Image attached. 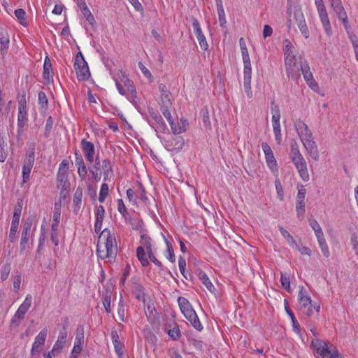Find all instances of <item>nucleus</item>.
<instances>
[{
	"label": "nucleus",
	"mask_w": 358,
	"mask_h": 358,
	"mask_svg": "<svg viewBox=\"0 0 358 358\" xmlns=\"http://www.w3.org/2000/svg\"><path fill=\"white\" fill-rule=\"evenodd\" d=\"M31 296L28 294L12 317L10 321L12 325L17 327L20 325V322L24 318L25 314L31 306Z\"/></svg>",
	"instance_id": "obj_7"
},
{
	"label": "nucleus",
	"mask_w": 358,
	"mask_h": 358,
	"mask_svg": "<svg viewBox=\"0 0 358 358\" xmlns=\"http://www.w3.org/2000/svg\"><path fill=\"white\" fill-rule=\"evenodd\" d=\"M10 44L9 36L3 31H0V52L3 58L7 53Z\"/></svg>",
	"instance_id": "obj_25"
},
{
	"label": "nucleus",
	"mask_w": 358,
	"mask_h": 358,
	"mask_svg": "<svg viewBox=\"0 0 358 358\" xmlns=\"http://www.w3.org/2000/svg\"><path fill=\"white\" fill-rule=\"evenodd\" d=\"M33 221L32 218H27L23 224L22 226V231L20 239V252L22 253L27 247V244L31 237L32 234L31 232V229L32 227Z\"/></svg>",
	"instance_id": "obj_9"
},
{
	"label": "nucleus",
	"mask_w": 358,
	"mask_h": 358,
	"mask_svg": "<svg viewBox=\"0 0 358 358\" xmlns=\"http://www.w3.org/2000/svg\"><path fill=\"white\" fill-rule=\"evenodd\" d=\"M117 210L121 213V215L124 217L125 219V221L128 220V215L129 213L127 211V208L124 206V203L122 199L117 200Z\"/></svg>",
	"instance_id": "obj_54"
},
{
	"label": "nucleus",
	"mask_w": 358,
	"mask_h": 358,
	"mask_svg": "<svg viewBox=\"0 0 358 358\" xmlns=\"http://www.w3.org/2000/svg\"><path fill=\"white\" fill-rule=\"evenodd\" d=\"M299 173L305 182L309 180V174L307 169V163L304 158H292Z\"/></svg>",
	"instance_id": "obj_16"
},
{
	"label": "nucleus",
	"mask_w": 358,
	"mask_h": 358,
	"mask_svg": "<svg viewBox=\"0 0 358 358\" xmlns=\"http://www.w3.org/2000/svg\"><path fill=\"white\" fill-rule=\"evenodd\" d=\"M178 266L181 274L186 280H189V278L191 277V275L186 273V261L182 256L179 257Z\"/></svg>",
	"instance_id": "obj_47"
},
{
	"label": "nucleus",
	"mask_w": 358,
	"mask_h": 358,
	"mask_svg": "<svg viewBox=\"0 0 358 358\" xmlns=\"http://www.w3.org/2000/svg\"><path fill=\"white\" fill-rule=\"evenodd\" d=\"M317 353L321 355L323 358L327 355L331 354V350L328 348L327 343H325L321 348L317 349Z\"/></svg>",
	"instance_id": "obj_63"
},
{
	"label": "nucleus",
	"mask_w": 358,
	"mask_h": 358,
	"mask_svg": "<svg viewBox=\"0 0 358 358\" xmlns=\"http://www.w3.org/2000/svg\"><path fill=\"white\" fill-rule=\"evenodd\" d=\"M291 153L293 155V157H302L301 154L299 152V145L296 141L292 140L291 144Z\"/></svg>",
	"instance_id": "obj_60"
},
{
	"label": "nucleus",
	"mask_w": 358,
	"mask_h": 358,
	"mask_svg": "<svg viewBox=\"0 0 358 358\" xmlns=\"http://www.w3.org/2000/svg\"><path fill=\"white\" fill-rule=\"evenodd\" d=\"M148 258L150 259V261L154 263L157 266H158L162 270L164 269L162 264L155 257L154 255L153 250H151L150 252H148Z\"/></svg>",
	"instance_id": "obj_64"
},
{
	"label": "nucleus",
	"mask_w": 358,
	"mask_h": 358,
	"mask_svg": "<svg viewBox=\"0 0 358 358\" xmlns=\"http://www.w3.org/2000/svg\"><path fill=\"white\" fill-rule=\"evenodd\" d=\"M317 10L318 12L320 20L324 29L325 33L328 36H331L332 34V29L326 7Z\"/></svg>",
	"instance_id": "obj_18"
},
{
	"label": "nucleus",
	"mask_w": 358,
	"mask_h": 358,
	"mask_svg": "<svg viewBox=\"0 0 358 358\" xmlns=\"http://www.w3.org/2000/svg\"><path fill=\"white\" fill-rule=\"evenodd\" d=\"M166 332L173 341H178L181 337V332L177 323H173V327L166 330Z\"/></svg>",
	"instance_id": "obj_32"
},
{
	"label": "nucleus",
	"mask_w": 358,
	"mask_h": 358,
	"mask_svg": "<svg viewBox=\"0 0 358 358\" xmlns=\"http://www.w3.org/2000/svg\"><path fill=\"white\" fill-rule=\"evenodd\" d=\"M273 132L277 143L279 144L281 141V131L280 121L272 122Z\"/></svg>",
	"instance_id": "obj_50"
},
{
	"label": "nucleus",
	"mask_w": 358,
	"mask_h": 358,
	"mask_svg": "<svg viewBox=\"0 0 358 358\" xmlns=\"http://www.w3.org/2000/svg\"><path fill=\"white\" fill-rule=\"evenodd\" d=\"M280 281L282 286L284 289H285L287 291L290 290V280L289 276L285 274L281 273V278Z\"/></svg>",
	"instance_id": "obj_59"
},
{
	"label": "nucleus",
	"mask_w": 358,
	"mask_h": 358,
	"mask_svg": "<svg viewBox=\"0 0 358 358\" xmlns=\"http://www.w3.org/2000/svg\"><path fill=\"white\" fill-rule=\"evenodd\" d=\"M117 247L114 234L108 229H103L99 236L96 252L99 258L115 259Z\"/></svg>",
	"instance_id": "obj_1"
},
{
	"label": "nucleus",
	"mask_w": 358,
	"mask_h": 358,
	"mask_svg": "<svg viewBox=\"0 0 358 358\" xmlns=\"http://www.w3.org/2000/svg\"><path fill=\"white\" fill-rule=\"evenodd\" d=\"M111 339L115 352L117 354L119 357H122L124 354L123 345L120 341L119 336L116 330H113L111 331Z\"/></svg>",
	"instance_id": "obj_24"
},
{
	"label": "nucleus",
	"mask_w": 358,
	"mask_h": 358,
	"mask_svg": "<svg viewBox=\"0 0 358 358\" xmlns=\"http://www.w3.org/2000/svg\"><path fill=\"white\" fill-rule=\"evenodd\" d=\"M287 55L284 57L286 74L289 78L297 80L301 78V71L308 62L299 53L291 56L288 53Z\"/></svg>",
	"instance_id": "obj_2"
},
{
	"label": "nucleus",
	"mask_w": 358,
	"mask_h": 358,
	"mask_svg": "<svg viewBox=\"0 0 358 358\" xmlns=\"http://www.w3.org/2000/svg\"><path fill=\"white\" fill-rule=\"evenodd\" d=\"M243 85L247 96L250 99L252 97L251 89L252 70L243 71Z\"/></svg>",
	"instance_id": "obj_23"
},
{
	"label": "nucleus",
	"mask_w": 358,
	"mask_h": 358,
	"mask_svg": "<svg viewBox=\"0 0 358 358\" xmlns=\"http://www.w3.org/2000/svg\"><path fill=\"white\" fill-rule=\"evenodd\" d=\"M159 90L160 92V101L159 104L161 106L171 107L172 105L171 97L172 94L168 90L166 85L164 83H159Z\"/></svg>",
	"instance_id": "obj_15"
},
{
	"label": "nucleus",
	"mask_w": 358,
	"mask_h": 358,
	"mask_svg": "<svg viewBox=\"0 0 358 358\" xmlns=\"http://www.w3.org/2000/svg\"><path fill=\"white\" fill-rule=\"evenodd\" d=\"M80 9L83 13V15L85 16L87 22H89L90 24H92L94 22V17L93 15L92 14L91 11L88 8L87 4L85 3L84 6H80Z\"/></svg>",
	"instance_id": "obj_41"
},
{
	"label": "nucleus",
	"mask_w": 358,
	"mask_h": 358,
	"mask_svg": "<svg viewBox=\"0 0 358 358\" xmlns=\"http://www.w3.org/2000/svg\"><path fill=\"white\" fill-rule=\"evenodd\" d=\"M23 200L17 199V205L15 206L14 213L13 215V220L11 222L10 233L8 235V239L10 243H14L17 239V231L18 229L20 218L22 210Z\"/></svg>",
	"instance_id": "obj_5"
},
{
	"label": "nucleus",
	"mask_w": 358,
	"mask_h": 358,
	"mask_svg": "<svg viewBox=\"0 0 358 358\" xmlns=\"http://www.w3.org/2000/svg\"><path fill=\"white\" fill-rule=\"evenodd\" d=\"M138 67L145 77L148 78L150 81H152L153 76H152L151 72L143 65L141 62H138Z\"/></svg>",
	"instance_id": "obj_62"
},
{
	"label": "nucleus",
	"mask_w": 358,
	"mask_h": 358,
	"mask_svg": "<svg viewBox=\"0 0 358 358\" xmlns=\"http://www.w3.org/2000/svg\"><path fill=\"white\" fill-rule=\"evenodd\" d=\"M82 190L77 189L73 195V212L77 214L80 208L82 202Z\"/></svg>",
	"instance_id": "obj_33"
},
{
	"label": "nucleus",
	"mask_w": 358,
	"mask_h": 358,
	"mask_svg": "<svg viewBox=\"0 0 358 358\" xmlns=\"http://www.w3.org/2000/svg\"><path fill=\"white\" fill-rule=\"evenodd\" d=\"M149 114L152 119L150 124L156 131L160 130L164 131L166 129V125L162 116L157 111L152 108L149 110Z\"/></svg>",
	"instance_id": "obj_13"
},
{
	"label": "nucleus",
	"mask_w": 358,
	"mask_h": 358,
	"mask_svg": "<svg viewBox=\"0 0 358 358\" xmlns=\"http://www.w3.org/2000/svg\"><path fill=\"white\" fill-rule=\"evenodd\" d=\"M192 27L201 48L203 50H208V45L206 38L202 32L200 23L194 17H192Z\"/></svg>",
	"instance_id": "obj_12"
},
{
	"label": "nucleus",
	"mask_w": 358,
	"mask_h": 358,
	"mask_svg": "<svg viewBox=\"0 0 358 358\" xmlns=\"http://www.w3.org/2000/svg\"><path fill=\"white\" fill-rule=\"evenodd\" d=\"M348 34L349 38L352 43L354 50H358V38L355 34L350 31V27L346 30Z\"/></svg>",
	"instance_id": "obj_61"
},
{
	"label": "nucleus",
	"mask_w": 358,
	"mask_h": 358,
	"mask_svg": "<svg viewBox=\"0 0 358 358\" xmlns=\"http://www.w3.org/2000/svg\"><path fill=\"white\" fill-rule=\"evenodd\" d=\"M58 227L56 223H52L50 239L55 246L59 245Z\"/></svg>",
	"instance_id": "obj_40"
},
{
	"label": "nucleus",
	"mask_w": 358,
	"mask_h": 358,
	"mask_svg": "<svg viewBox=\"0 0 358 358\" xmlns=\"http://www.w3.org/2000/svg\"><path fill=\"white\" fill-rule=\"evenodd\" d=\"M299 303L308 316H312L313 315V310H315L317 313L320 312V306L312 304L311 299L306 294L303 287H301L299 292Z\"/></svg>",
	"instance_id": "obj_6"
},
{
	"label": "nucleus",
	"mask_w": 358,
	"mask_h": 358,
	"mask_svg": "<svg viewBox=\"0 0 358 358\" xmlns=\"http://www.w3.org/2000/svg\"><path fill=\"white\" fill-rule=\"evenodd\" d=\"M57 187L61 190H66L70 185V183L68 180V175L64 173H57Z\"/></svg>",
	"instance_id": "obj_28"
},
{
	"label": "nucleus",
	"mask_w": 358,
	"mask_h": 358,
	"mask_svg": "<svg viewBox=\"0 0 358 358\" xmlns=\"http://www.w3.org/2000/svg\"><path fill=\"white\" fill-rule=\"evenodd\" d=\"M169 108L170 107L166 108V106H161L160 110H161L162 114L164 115V116L166 117V119L169 122L171 127H173V119L171 114L169 111Z\"/></svg>",
	"instance_id": "obj_55"
},
{
	"label": "nucleus",
	"mask_w": 358,
	"mask_h": 358,
	"mask_svg": "<svg viewBox=\"0 0 358 358\" xmlns=\"http://www.w3.org/2000/svg\"><path fill=\"white\" fill-rule=\"evenodd\" d=\"M76 164L78 165V172L81 178H84L87 173L83 158H76Z\"/></svg>",
	"instance_id": "obj_43"
},
{
	"label": "nucleus",
	"mask_w": 358,
	"mask_h": 358,
	"mask_svg": "<svg viewBox=\"0 0 358 358\" xmlns=\"http://www.w3.org/2000/svg\"><path fill=\"white\" fill-rule=\"evenodd\" d=\"M108 194V186L106 183H103L101 186L99 196V201L101 203H103L107 195Z\"/></svg>",
	"instance_id": "obj_53"
},
{
	"label": "nucleus",
	"mask_w": 358,
	"mask_h": 358,
	"mask_svg": "<svg viewBox=\"0 0 358 358\" xmlns=\"http://www.w3.org/2000/svg\"><path fill=\"white\" fill-rule=\"evenodd\" d=\"M301 73H302L304 80L312 90H315L316 88L318 87V85L317 82L315 80L313 73L310 70L308 63L305 64V66H303V69H302Z\"/></svg>",
	"instance_id": "obj_19"
},
{
	"label": "nucleus",
	"mask_w": 358,
	"mask_h": 358,
	"mask_svg": "<svg viewBox=\"0 0 358 358\" xmlns=\"http://www.w3.org/2000/svg\"><path fill=\"white\" fill-rule=\"evenodd\" d=\"M283 50H284V57L287 56V53L289 56L293 55L294 54H298L299 52L295 50V48L292 44L291 41L288 39H285L283 41Z\"/></svg>",
	"instance_id": "obj_34"
},
{
	"label": "nucleus",
	"mask_w": 358,
	"mask_h": 358,
	"mask_svg": "<svg viewBox=\"0 0 358 358\" xmlns=\"http://www.w3.org/2000/svg\"><path fill=\"white\" fill-rule=\"evenodd\" d=\"M166 243L167 246V252L168 255L166 256L167 259L172 263H173L176 261L175 254L173 249V247L170 242H169L167 240H166Z\"/></svg>",
	"instance_id": "obj_57"
},
{
	"label": "nucleus",
	"mask_w": 358,
	"mask_h": 358,
	"mask_svg": "<svg viewBox=\"0 0 358 358\" xmlns=\"http://www.w3.org/2000/svg\"><path fill=\"white\" fill-rule=\"evenodd\" d=\"M197 275L199 280L208 289V291H210V292H213L215 290V287L211 281L210 280V279L208 278V277L207 276L206 273L201 270H198Z\"/></svg>",
	"instance_id": "obj_26"
},
{
	"label": "nucleus",
	"mask_w": 358,
	"mask_h": 358,
	"mask_svg": "<svg viewBox=\"0 0 358 358\" xmlns=\"http://www.w3.org/2000/svg\"><path fill=\"white\" fill-rule=\"evenodd\" d=\"M188 126V122L186 120H180V124L177 127L174 123L173 124V127H171V129L173 130V132L176 134H181L186 131L187 127Z\"/></svg>",
	"instance_id": "obj_42"
},
{
	"label": "nucleus",
	"mask_w": 358,
	"mask_h": 358,
	"mask_svg": "<svg viewBox=\"0 0 358 358\" xmlns=\"http://www.w3.org/2000/svg\"><path fill=\"white\" fill-rule=\"evenodd\" d=\"M28 122L27 108L18 109L17 113V132L20 134L23 131L24 127Z\"/></svg>",
	"instance_id": "obj_21"
},
{
	"label": "nucleus",
	"mask_w": 358,
	"mask_h": 358,
	"mask_svg": "<svg viewBox=\"0 0 358 358\" xmlns=\"http://www.w3.org/2000/svg\"><path fill=\"white\" fill-rule=\"evenodd\" d=\"M127 217L128 220L126 221V222L129 224L133 229L141 231L143 221L139 220L138 217H131L129 215Z\"/></svg>",
	"instance_id": "obj_37"
},
{
	"label": "nucleus",
	"mask_w": 358,
	"mask_h": 358,
	"mask_svg": "<svg viewBox=\"0 0 358 358\" xmlns=\"http://www.w3.org/2000/svg\"><path fill=\"white\" fill-rule=\"evenodd\" d=\"M52 69V64L48 57H46L43 64V77L49 80L50 71Z\"/></svg>",
	"instance_id": "obj_49"
},
{
	"label": "nucleus",
	"mask_w": 358,
	"mask_h": 358,
	"mask_svg": "<svg viewBox=\"0 0 358 358\" xmlns=\"http://www.w3.org/2000/svg\"><path fill=\"white\" fill-rule=\"evenodd\" d=\"M136 257L143 266L145 267L150 264L144 247L138 246L136 248Z\"/></svg>",
	"instance_id": "obj_29"
},
{
	"label": "nucleus",
	"mask_w": 358,
	"mask_h": 358,
	"mask_svg": "<svg viewBox=\"0 0 358 358\" xmlns=\"http://www.w3.org/2000/svg\"><path fill=\"white\" fill-rule=\"evenodd\" d=\"M110 303L111 292L108 290H106V292L103 294V305L105 308L106 313H110L111 312Z\"/></svg>",
	"instance_id": "obj_39"
},
{
	"label": "nucleus",
	"mask_w": 358,
	"mask_h": 358,
	"mask_svg": "<svg viewBox=\"0 0 358 358\" xmlns=\"http://www.w3.org/2000/svg\"><path fill=\"white\" fill-rule=\"evenodd\" d=\"M305 203L304 201H296V211L297 217L302 220L305 213Z\"/></svg>",
	"instance_id": "obj_48"
},
{
	"label": "nucleus",
	"mask_w": 358,
	"mask_h": 358,
	"mask_svg": "<svg viewBox=\"0 0 358 358\" xmlns=\"http://www.w3.org/2000/svg\"><path fill=\"white\" fill-rule=\"evenodd\" d=\"M17 99L18 103V109L27 108L26 93L24 91L17 95Z\"/></svg>",
	"instance_id": "obj_52"
},
{
	"label": "nucleus",
	"mask_w": 358,
	"mask_h": 358,
	"mask_svg": "<svg viewBox=\"0 0 358 358\" xmlns=\"http://www.w3.org/2000/svg\"><path fill=\"white\" fill-rule=\"evenodd\" d=\"M317 239L320 248L324 256L326 257H329L330 255V252H329V247L326 242L324 236L320 238H317Z\"/></svg>",
	"instance_id": "obj_44"
},
{
	"label": "nucleus",
	"mask_w": 358,
	"mask_h": 358,
	"mask_svg": "<svg viewBox=\"0 0 358 358\" xmlns=\"http://www.w3.org/2000/svg\"><path fill=\"white\" fill-rule=\"evenodd\" d=\"M165 160H162V159L159 158H152L155 161V165L157 169L169 171L170 169H173L175 166H176V163L175 160H172L171 158H164Z\"/></svg>",
	"instance_id": "obj_20"
},
{
	"label": "nucleus",
	"mask_w": 358,
	"mask_h": 358,
	"mask_svg": "<svg viewBox=\"0 0 358 358\" xmlns=\"http://www.w3.org/2000/svg\"><path fill=\"white\" fill-rule=\"evenodd\" d=\"M15 15L18 20L20 24L24 27L27 26V14L24 9L18 8L15 10Z\"/></svg>",
	"instance_id": "obj_36"
},
{
	"label": "nucleus",
	"mask_w": 358,
	"mask_h": 358,
	"mask_svg": "<svg viewBox=\"0 0 358 358\" xmlns=\"http://www.w3.org/2000/svg\"><path fill=\"white\" fill-rule=\"evenodd\" d=\"M48 330L47 329H43L39 334L36 336L35 341L32 344V348L31 350V358H35L36 355H38L41 351V347L44 345L46 337H47Z\"/></svg>",
	"instance_id": "obj_10"
},
{
	"label": "nucleus",
	"mask_w": 358,
	"mask_h": 358,
	"mask_svg": "<svg viewBox=\"0 0 358 358\" xmlns=\"http://www.w3.org/2000/svg\"><path fill=\"white\" fill-rule=\"evenodd\" d=\"M118 78L120 83L127 88L128 93L131 95L132 99H135L137 96V92L136 90V87L132 82L128 76L125 74L122 71H120L117 74V78Z\"/></svg>",
	"instance_id": "obj_11"
},
{
	"label": "nucleus",
	"mask_w": 358,
	"mask_h": 358,
	"mask_svg": "<svg viewBox=\"0 0 358 358\" xmlns=\"http://www.w3.org/2000/svg\"><path fill=\"white\" fill-rule=\"evenodd\" d=\"M295 127L308 154H315L317 148L315 143L313 140L312 133L308 125L303 121L298 120L295 122Z\"/></svg>",
	"instance_id": "obj_3"
},
{
	"label": "nucleus",
	"mask_w": 358,
	"mask_h": 358,
	"mask_svg": "<svg viewBox=\"0 0 358 358\" xmlns=\"http://www.w3.org/2000/svg\"><path fill=\"white\" fill-rule=\"evenodd\" d=\"M294 19L297 24V26L301 31L302 35L308 38L309 37V30L306 22V20L301 9L295 10L294 13Z\"/></svg>",
	"instance_id": "obj_14"
},
{
	"label": "nucleus",
	"mask_w": 358,
	"mask_h": 358,
	"mask_svg": "<svg viewBox=\"0 0 358 358\" xmlns=\"http://www.w3.org/2000/svg\"><path fill=\"white\" fill-rule=\"evenodd\" d=\"M140 243L141 246L144 247V250H146V252L153 250L151 238L141 231Z\"/></svg>",
	"instance_id": "obj_31"
},
{
	"label": "nucleus",
	"mask_w": 358,
	"mask_h": 358,
	"mask_svg": "<svg viewBox=\"0 0 358 358\" xmlns=\"http://www.w3.org/2000/svg\"><path fill=\"white\" fill-rule=\"evenodd\" d=\"M88 159V161L92 163L94 162V171H92V173L94 175H101V163H100V161H99V158H87Z\"/></svg>",
	"instance_id": "obj_51"
},
{
	"label": "nucleus",
	"mask_w": 358,
	"mask_h": 358,
	"mask_svg": "<svg viewBox=\"0 0 358 358\" xmlns=\"http://www.w3.org/2000/svg\"><path fill=\"white\" fill-rule=\"evenodd\" d=\"M38 104L42 109L46 110L48 106V99L45 93L43 91H40L38 94Z\"/></svg>",
	"instance_id": "obj_46"
},
{
	"label": "nucleus",
	"mask_w": 358,
	"mask_h": 358,
	"mask_svg": "<svg viewBox=\"0 0 358 358\" xmlns=\"http://www.w3.org/2000/svg\"><path fill=\"white\" fill-rule=\"evenodd\" d=\"M132 291L138 300L145 301V289L142 285L138 282H134L132 285Z\"/></svg>",
	"instance_id": "obj_27"
},
{
	"label": "nucleus",
	"mask_w": 358,
	"mask_h": 358,
	"mask_svg": "<svg viewBox=\"0 0 358 358\" xmlns=\"http://www.w3.org/2000/svg\"><path fill=\"white\" fill-rule=\"evenodd\" d=\"M34 163V158H27L23 163L22 182L26 183L29 180L30 173Z\"/></svg>",
	"instance_id": "obj_22"
},
{
	"label": "nucleus",
	"mask_w": 358,
	"mask_h": 358,
	"mask_svg": "<svg viewBox=\"0 0 358 358\" xmlns=\"http://www.w3.org/2000/svg\"><path fill=\"white\" fill-rule=\"evenodd\" d=\"M81 145L85 157H94V145L92 142L83 139L82 140Z\"/></svg>",
	"instance_id": "obj_30"
},
{
	"label": "nucleus",
	"mask_w": 358,
	"mask_h": 358,
	"mask_svg": "<svg viewBox=\"0 0 358 358\" xmlns=\"http://www.w3.org/2000/svg\"><path fill=\"white\" fill-rule=\"evenodd\" d=\"M241 50L243 64H244V71L252 70L251 62H250V56H249V52L248 51V48H243Z\"/></svg>",
	"instance_id": "obj_38"
},
{
	"label": "nucleus",
	"mask_w": 358,
	"mask_h": 358,
	"mask_svg": "<svg viewBox=\"0 0 358 358\" xmlns=\"http://www.w3.org/2000/svg\"><path fill=\"white\" fill-rule=\"evenodd\" d=\"M178 303L180 307V309L182 314L188 312L189 310L193 309L191 304L188 301L187 299L185 297L180 296L178 299Z\"/></svg>",
	"instance_id": "obj_35"
},
{
	"label": "nucleus",
	"mask_w": 358,
	"mask_h": 358,
	"mask_svg": "<svg viewBox=\"0 0 358 358\" xmlns=\"http://www.w3.org/2000/svg\"><path fill=\"white\" fill-rule=\"evenodd\" d=\"M66 338L67 331H66V327H64V330H62L59 332L57 340L54 344L53 348L51 350V353L53 355V356L57 355L59 351L63 349L66 343Z\"/></svg>",
	"instance_id": "obj_17"
},
{
	"label": "nucleus",
	"mask_w": 358,
	"mask_h": 358,
	"mask_svg": "<svg viewBox=\"0 0 358 358\" xmlns=\"http://www.w3.org/2000/svg\"><path fill=\"white\" fill-rule=\"evenodd\" d=\"M124 315H125V308H124V305L122 299L121 298L119 301L118 308H117V315L121 322L124 321Z\"/></svg>",
	"instance_id": "obj_56"
},
{
	"label": "nucleus",
	"mask_w": 358,
	"mask_h": 358,
	"mask_svg": "<svg viewBox=\"0 0 358 358\" xmlns=\"http://www.w3.org/2000/svg\"><path fill=\"white\" fill-rule=\"evenodd\" d=\"M74 68L79 80L84 81L90 78V69L81 52H78L76 56Z\"/></svg>",
	"instance_id": "obj_4"
},
{
	"label": "nucleus",
	"mask_w": 358,
	"mask_h": 358,
	"mask_svg": "<svg viewBox=\"0 0 358 358\" xmlns=\"http://www.w3.org/2000/svg\"><path fill=\"white\" fill-rule=\"evenodd\" d=\"M10 272V264H4L1 270V279L4 281L6 280Z\"/></svg>",
	"instance_id": "obj_58"
},
{
	"label": "nucleus",
	"mask_w": 358,
	"mask_h": 358,
	"mask_svg": "<svg viewBox=\"0 0 358 358\" xmlns=\"http://www.w3.org/2000/svg\"><path fill=\"white\" fill-rule=\"evenodd\" d=\"M330 3L331 8L336 15L339 20H341L345 30L349 28L348 17L347 13L342 4L341 0H328Z\"/></svg>",
	"instance_id": "obj_8"
},
{
	"label": "nucleus",
	"mask_w": 358,
	"mask_h": 358,
	"mask_svg": "<svg viewBox=\"0 0 358 358\" xmlns=\"http://www.w3.org/2000/svg\"><path fill=\"white\" fill-rule=\"evenodd\" d=\"M271 113H272V122L280 121V108L278 105L275 104L274 101H271Z\"/></svg>",
	"instance_id": "obj_45"
}]
</instances>
